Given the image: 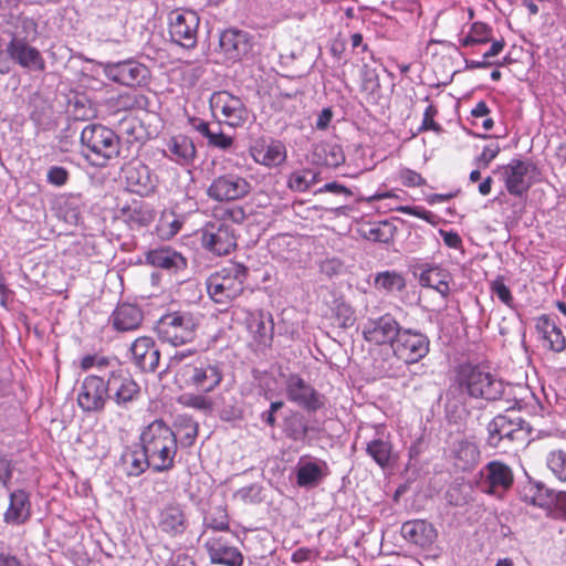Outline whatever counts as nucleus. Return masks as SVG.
Masks as SVG:
<instances>
[{
	"label": "nucleus",
	"instance_id": "bb28decb",
	"mask_svg": "<svg viewBox=\"0 0 566 566\" xmlns=\"http://www.w3.org/2000/svg\"><path fill=\"white\" fill-rule=\"evenodd\" d=\"M206 548L213 564L224 566H242L243 556L239 549L231 546L221 536L209 537L206 542Z\"/></svg>",
	"mask_w": 566,
	"mask_h": 566
},
{
	"label": "nucleus",
	"instance_id": "39448f33",
	"mask_svg": "<svg viewBox=\"0 0 566 566\" xmlns=\"http://www.w3.org/2000/svg\"><path fill=\"white\" fill-rule=\"evenodd\" d=\"M247 276L248 269L244 265L229 263L207 279L208 294L216 303L226 304L243 292Z\"/></svg>",
	"mask_w": 566,
	"mask_h": 566
},
{
	"label": "nucleus",
	"instance_id": "864d4df0",
	"mask_svg": "<svg viewBox=\"0 0 566 566\" xmlns=\"http://www.w3.org/2000/svg\"><path fill=\"white\" fill-rule=\"evenodd\" d=\"M234 499L244 503H256L261 501V486L258 484H250L243 486L234 492Z\"/></svg>",
	"mask_w": 566,
	"mask_h": 566
},
{
	"label": "nucleus",
	"instance_id": "c85d7f7f",
	"mask_svg": "<svg viewBox=\"0 0 566 566\" xmlns=\"http://www.w3.org/2000/svg\"><path fill=\"white\" fill-rule=\"evenodd\" d=\"M401 535L411 544L429 547L436 541L438 533L431 523L424 520H412L402 524Z\"/></svg>",
	"mask_w": 566,
	"mask_h": 566
},
{
	"label": "nucleus",
	"instance_id": "6e6552de",
	"mask_svg": "<svg viewBox=\"0 0 566 566\" xmlns=\"http://www.w3.org/2000/svg\"><path fill=\"white\" fill-rule=\"evenodd\" d=\"M179 375L187 386L193 387L199 392L213 391L223 379L220 363L201 356L184 365Z\"/></svg>",
	"mask_w": 566,
	"mask_h": 566
},
{
	"label": "nucleus",
	"instance_id": "603ef678",
	"mask_svg": "<svg viewBox=\"0 0 566 566\" xmlns=\"http://www.w3.org/2000/svg\"><path fill=\"white\" fill-rule=\"evenodd\" d=\"M501 148L496 142H492L483 147L482 153L475 159L478 168H486L499 155Z\"/></svg>",
	"mask_w": 566,
	"mask_h": 566
},
{
	"label": "nucleus",
	"instance_id": "473e14b6",
	"mask_svg": "<svg viewBox=\"0 0 566 566\" xmlns=\"http://www.w3.org/2000/svg\"><path fill=\"white\" fill-rule=\"evenodd\" d=\"M247 326L254 340L260 345H268L273 338V319L263 311L251 313L247 318Z\"/></svg>",
	"mask_w": 566,
	"mask_h": 566
},
{
	"label": "nucleus",
	"instance_id": "680f3d73",
	"mask_svg": "<svg viewBox=\"0 0 566 566\" xmlns=\"http://www.w3.org/2000/svg\"><path fill=\"white\" fill-rule=\"evenodd\" d=\"M396 211L403 214L413 216L426 221H430L432 217V212L420 206H399L396 208Z\"/></svg>",
	"mask_w": 566,
	"mask_h": 566
},
{
	"label": "nucleus",
	"instance_id": "412c9836",
	"mask_svg": "<svg viewBox=\"0 0 566 566\" xmlns=\"http://www.w3.org/2000/svg\"><path fill=\"white\" fill-rule=\"evenodd\" d=\"M252 159L266 168H276L285 163L287 158V150L285 145L280 140H255L250 149Z\"/></svg>",
	"mask_w": 566,
	"mask_h": 566
},
{
	"label": "nucleus",
	"instance_id": "a18cd8bd",
	"mask_svg": "<svg viewBox=\"0 0 566 566\" xmlns=\"http://www.w3.org/2000/svg\"><path fill=\"white\" fill-rule=\"evenodd\" d=\"M547 468L553 475L560 482H566V452L563 450H553L546 457Z\"/></svg>",
	"mask_w": 566,
	"mask_h": 566
},
{
	"label": "nucleus",
	"instance_id": "c03bdc74",
	"mask_svg": "<svg viewBox=\"0 0 566 566\" xmlns=\"http://www.w3.org/2000/svg\"><path fill=\"white\" fill-rule=\"evenodd\" d=\"M207 392L190 394L186 392L179 396L178 401L185 407L208 413L213 410V401L206 396Z\"/></svg>",
	"mask_w": 566,
	"mask_h": 566
},
{
	"label": "nucleus",
	"instance_id": "ddd939ff",
	"mask_svg": "<svg viewBox=\"0 0 566 566\" xmlns=\"http://www.w3.org/2000/svg\"><path fill=\"white\" fill-rule=\"evenodd\" d=\"M109 399L107 379L102 375H88L81 382L77 391V405L84 412L104 410Z\"/></svg>",
	"mask_w": 566,
	"mask_h": 566
},
{
	"label": "nucleus",
	"instance_id": "4be33fe9",
	"mask_svg": "<svg viewBox=\"0 0 566 566\" xmlns=\"http://www.w3.org/2000/svg\"><path fill=\"white\" fill-rule=\"evenodd\" d=\"M328 474L329 469L324 460L302 457L296 464V483L300 488L314 489Z\"/></svg>",
	"mask_w": 566,
	"mask_h": 566
},
{
	"label": "nucleus",
	"instance_id": "0eeeda50",
	"mask_svg": "<svg viewBox=\"0 0 566 566\" xmlns=\"http://www.w3.org/2000/svg\"><path fill=\"white\" fill-rule=\"evenodd\" d=\"M527 437L526 422L515 413L497 415L488 424V444L504 452L514 444H523Z\"/></svg>",
	"mask_w": 566,
	"mask_h": 566
},
{
	"label": "nucleus",
	"instance_id": "cd10ccee",
	"mask_svg": "<svg viewBox=\"0 0 566 566\" xmlns=\"http://www.w3.org/2000/svg\"><path fill=\"white\" fill-rule=\"evenodd\" d=\"M126 186L130 192L142 197L149 196L156 188L150 169L142 164H132L125 170Z\"/></svg>",
	"mask_w": 566,
	"mask_h": 566
},
{
	"label": "nucleus",
	"instance_id": "4468645a",
	"mask_svg": "<svg viewBox=\"0 0 566 566\" xmlns=\"http://www.w3.org/2000/svg\"><path fill=\"white\" fill-rule=\"evenodd\" d=\"M199 17L192 10L177 9L169 14V34L171 40L186 49L197 44Z\"/></svg>",
	"mask_w": 566,
	"mask_h": 566
},
{
	"label": "nucleus",
	"instance_id": "6ab92c4d",
	"mask_svg": "<svg viewBox=\"0 0 566 566\" xmlns=\"http://www.w3.org/2000/svg\"><path fill=\"white\" fill-rule=\"evenodd\" d=\"M287 399L307 411H316L324 406V397L297 374L285 379Z\"/></svg>",
	"mask_w": 566,
	"mask_h": 566
},
{
	"label": "nucleus",
	"instance_id": "09e8293b",
	"mask_svg": "<svg viewBox=\"0 0 566 566\" xmlns=\"http://www.w3.org/2000/svg\"><path fill=\"white\" fill-rule=\"evenodd\" d=\"M214 220L231 221L233 223H242L245 220V212L241 207L217 208L213 210Z\"/></svg>",
	"mask_w": 566,
	"mask_h": 566
},
{
	"label": "nucleus",
	"instance_id": "f8f14e48",
	"mask_svg": "<svg viewBox=\"0 0 566 566\" xmlns=\"http://www.w3.org/2000/svg\"><path fill=\"white\" fill-rule=\"evenodd\" d=\"M536 167L533 163L512 159L501 167V176L507 192L515 197H523L533 185Z\"/></svg>",
	"mask_w": 566,
	"mask_h": 566
},
{
	"label": "nucleus",
	"instance_id": "9b49d317",
	"mask_svg": "<svg viewBox=\"0 0 566 566\" xmlns=\"http://www.w3.org/2000/svg\"><path fill=\"white\" fill-rule=\"evenodd\" d=\"M202 248L216 255H227L237 247L233 228L220 220L207 222L200 231Z\"/></svg>",
	"mask_w": 566,
	"mask_h": 566
},
{
	"label": "nucleus",
	"instance_id": "338daca9",
	"mask_svg": "<svg viewBox=\"0 0 566 566\" xmlns=\"http://www.w3.org/2000/svg\"><path fill=\"white\" fill-rule=\"evenodd\" d=\"M318 193L332 192L335 195L352 196V191L338 182H328L317 190Z\"/></svg>",
	"mask_w": 566,
	"mask_h": 566
},
{
	"label": "nucleus",
	"instance_id": "3c124183",
	"mask_svg": "<svg viewBox=\"0 0 566 566\" xmlns=\"http://www.w3.org/2000/svg\"><path fill=\"white\" fill-rule=\"evenodd\" d=\"M457 458L464 461L462 469H467L478 461L479 450L473 443H461L457 451Z\"/></svg>",
	"mask_w": 566,
	"mask_h": 566
},
{
	"label": "nucleus",
	"instance_id": "13d9d810",
	"mask_svg": "<svg viewBox=\"0 0 566 566\" xmlns=\"http://www.w3.org/2000/svg\"><path fill=\"white\" fill-rule=\"evenodd\" d=\"M14 464L7 455H0V483L9 489V483L12 479Z\"/></svg>",
	"mask_w": 566,
	"mask_h": 566
},
{
	"label": "nucleus",
	"instance_id": "0e129e2a",
	"mask_svg": "<svg viewBox=\"0 0 566 566\" xmlns=\"http://www.w3.org/2000/svg\"><path fill=\"white\" fill-rule=\"evenodd\" d=\"M553 505L557 512L558 516L566 518V492L565 491H554L553 492Z\"/></svg>",
	"mask_w": 566,
	"mask_h": 566
},
{
	"label": "nucleus",
	"instance_id": "e2e57ef3",
	"mask_svg": "<svg viewBox=\"0 0 566 566\" xmlns=\"http://www.w3.org/2000/svg\"><path fill=\"white\" fill-rule=\"evenodd\" d=\"M19 28L14 33H19L21 36H25L29 41V36L32 35V39H35L38 34V24L33 19L30 18H21L19 20Z\"/></svg>",
	"mask_w": 566,
	"mask_h": 566
},
{
	"label": "nucleus",
	"instance_id": "5fc2aeb1",
	"mask_svg": "<svg viewBox=\"0 0 566 566\" xmlns=\"http://www.w3.org/2000/svg\"><path fill=\"white\" fill-rule=\"evenodd\" d=\"M491 292L493 295H495L503 304L507 306L513 305V296L510 291V289L504 283V280L502 277L495 279L491 283Z\"/></svg>",
	"mask_w": 566,
	"mask_h": 566
},
{
	"label": "nucleus",
	"instance_id": "79ce46f5",
	"mask_svg": "<svg viewBox=\"0 0 566 566\" xmlns=\"http://www.w3.org/2000/svg\"><path fill=\"white\" fill-rule=\"evenodd\" d=\"M492 40V28L483 22H474L471 24L469 32L460 38V44L464 48L476 44H484Z\"/></svg>",
	"mask_w": 566,
	"mask_h": 566
},
{
	"label": "nucleus",
	"instance_id": "dca6fc26",
	"mask_svg": "<svg viewBox=\"0 0 566 566\" xmlns=\"http://www.w3.org/2000/svg\"><path fill=\"white\" fill-rule=\"evenodd\" d=\"M210 108L214 116L220 114L223 123L231 127L242 126L249 117L243 101L228 91L214 92L210 97Z\"/></svg>",
	"mask_w": 566,
	"mask_h": 566
},
{
	"label": "nucleus",
	"instance_id": "de8ad7c7",
	"mask_svg": "<svg viewBox=\"0 0 566 566\" xmlns=\"http://www.w3.org/2000/svg\"><path fill=\"white\" fill-rule=\"evenodd\" d=\"M206 526L212 531L226 532L229 530V517L226 509L218 506L207 517Z\"/></svg>",
	"mask_w": 566,
	"mask_h": 566
},
{
	"label": "nucleus",
	"instance_id": "72a5a7b5",
	"mask_svg": "<svg viewBox=\"0 0 566 566\" xmlns=\"http://www.w3.org/2000/svg\"><path fill=\"white\" fill-rule=\"evenodd\" d=\"M120 218L129 228H142L150 224L155 219L154 210L143 201H133L120 210Z\"/></svg>",
	"mask_w": 566,
	"mask_h": 566
},
{
	"label": "nucleus",
	"instance_id": "052dcab7",
	"mask_svg": "<svg viewBox=\"0 0 566 566\" xmlns=\"http://www.w3.org/2000/svg\"><path fill=\"white\" fill-rule=\"evenodd\" d=\"M400 180L407 187H420L426 184L420 174L408 168L400 171Z\"/></svg>",
	"mask_w": 566,
	"mask_h": 566
},
{
	"label": "nucleus",
	"instance_id": "6e6d98bb",
	"mask_svg": "<svg viewBox=\"0 0 566 566\" xmlns=\"http://www.w3.org/2000/svg\"><path fill=\"white\" fill-rule=\"evenodd\" d=\"M70 174L62 166H51L46 172V181L55 187L64 186L69 180Z\"/></svg>",
	"mask_w": 566,
	"mask_h": 566
},
{
	"label": "nucleus",
	"instance_id": "37998d69",
	"mask_svg": "<svg viewBox=\"0 0 566 566\" xmlns=\"http://www.w3.org/2000/svg\"><path fill=\"white\" fill-rule=\"evenodd\" d=\"M375 285L387 293L400 292L406 287L403 276L396 271L380 272L375 277Z\"/></svg>",
	"mask_w": 566,
	"mask_h": 566
},
{
	"label": "nucleus",
	"instance_id": "1a4fd4ad",
	"mask_svg": "<svg viewBox=\"0 0 566 566\" xmlns=\"http://www.w3.org/2000/svg\"><path fill=\"white\" fill-rule=\"evenodd\" d=\"M514 483V473L512 468L500 461L492 460L481 468L476 478L475 485L484 494L496 499H503Z\"/></svg>",
	"mask_w": 566,
	"mask_h": 566
},
{
	"label": "nucleus",
	"instance_id": "2eb2a0df",
	"mask_svg": "<svg viewBox=\"0 0 566 566\" xmlns=\"http://www.w3.org/2000/svg\"><path fill=\"white\" fill-rule=\"evenodd\" d=\"M6 51L13 63L30 72H43L45 60L40 50L30 44L25 36L12 33Z\"/></svg>",
	"mask_w": 566,
	"mask_h": 566
},
{
	"label": "nucleus",
	"instance_id": "f03ea898",
	"mask_svg": "<svg viewBox=\"0 0 566 566\" xmlns=\"http://www.w3.org/2000/svg\"><path fill=\"white\" fill-rule=\"evenodd\" d=\"M140 443L154 472H167L175 467L177 438L172 429L163 420H155L142 430Z\"/></svg>",
	"mask_w": 566,
	"mask_h": 566
},
{
	"label": "nucleus",
	"instance_id": "7c9ffc66",
	"mask_svg": "<svg viewBox=\"0 0 566 566\" xmlns=\"http://www.w3.org/2000/svg\"><path fill=\"white\" fill-rule=\"evenodd\" d=\"M222 52L230 60H239L245 55L250 49L251 43L245 32L234 29H229L220 34L219 40Z\"/></svg>",
	"mask_w": 566,
	"mask_h": 566
},
{
	"label": "nucleus",
	"instance_id": "bf43d9fd",
	"mask_svg": "<svg viewBox=\"0 0 566 566\" xmlns=\"http://www.w3.org/2000/svg\"><path fill=\"white\" fill-rule=\"evenodd\" d=\"M437 114V108L433 105H428L424 113H423V119L422 124L419 127V132L422 130H433V132H440L441 127L438 123L434 122L433 117Z\"/></svg>",
	"mask_w": 566,
	"mask_h": 566
},
{
	"label": "nucleus",
	"instance_id": "b1692460",
	"mask_svg": "<svg viewBox=\"0 0 566 566\" xmlns=\"http://www.w3.org/2000/svg\"><path fill=\"white\" fill-rule=\"evenodd\" d=\"M146 263L163 269L170 274L184 271L187 268V259L175 249L160 247L146 253Z\"/></svg>",
	"mask_w": 566,
	"mask_h": 566
},
{
	"label": "nucleus",
	"instance_id": "774afa93",
	"mask_svg": "<svg viewBox=\"0 0 566 566\" xmlns=\"http://www.w3.org/2000/svg\"><path fill=\"white\" fill-rule=\"evenodd\" d=\"M333 118V112L329 107L323 108L322 112L317 115L315 122V128L318 130H325Z\"/></svg>",
	"mask_w": 566,
	"mask_h": 566
},
{
	"label": "nucleus",
	"instance_id": "4d7b16f0",
	"mask_svg": "<svg viewBox=\"0 0 566 566\" xmlns=\"http://www.w3.org/2000/svg\"><path fill=\"white\" fill-rule=\"evenodd\" d=\"M207 140L209 146L221 150H228L233 145V137L226 135L220 130H212Z\"/></svg>",
	"mask_w": 566,
	"mask_h": 566
},
{
	"label": "nucleus",
	"instance_id": "20e7f679",
	"mask_svg": "<svg viewBox=\"0 0 566 566\" xmlns=\"http://www.w3.org/2000/svg\"><path fill=\"white\" fill-rule=\"evenodd\" d=\"M81 143L87 150L85 156L95 166L103 167L119 155L118 136L99 124L86 125L81 133Z\"/></svg>",
	"mask_w": 566,
	"mask_h": 566
},
{
	"label": "nucleus",
	"instance_id": "f3484780",
	"mask_svg": "<svg viewBox=\"0 0 566 566\" xmlns=\"http://www.w3.org/2000/svg\"><path fill=\"white\" fill-rule=\"evenodd\" d=\"M251 191V184L238 174H224L214 178L207 190L209 198L223 202L235 201L247 197Z\"/></svg>",
	"mask_w": 566,
	"mask_h": 566
},
{
	"label": "nucleus",
	"instance_id": "aec40b11",
	"mask_svg": "<svg viewBox=\"0 0 566 566\" xmlns=\"http://www.w3.org/2000/svg\"><path fill=\"white\" fill-rule=\"evenodd\" d=\"M401 329L402 327L392 315L385 314L377 318L368 319L363 327V336L368 343L376 345L388 344L391 348Z\"/></svg>",
	"mask_w": 566,
	"mask_h": 566
},
{
	"label": "nucleus",
	"instance_id": "393cba45",
	"mask_svg": "<svg viewBox=\"0 0 566 566\" xmlns=\"http://www.w3.org/2000/svg\"><path fill=\"white\" fill-rule=\"evenodd\" d=\"M135 365L143 371H154L159 364L160 353L151 337H138L130 345Z\"/></svg>",
	"mask_w": 566,
	"mask_h": 566
},
{
	"label": "nucleus",
	"instance_id": "c756f323",
	"mask_svg": "<svg viewBox=\"0 0 566 566\" xmlns=\"http://www.w3.org/2000/svg\"><path fill=\"white\" fill-rule=\"evenodd\" d=\"M31 516V501L27 491L18 489L9 495V506L3 514V521L10 525H22Z\"/></svg>",
	"mask_w": 566,
	"mask_h": 566
},
{
	"label": "nucleus",
	"instance_id": "ea45409f",
	"mask_svg": "<svg viewBox=\"0 0 566 566\" xmlns=\"http://www.w3.org/2000/svg\"><path fill=\"white\" fill-rule=\"evenodd\" d=\"M319 180V174L310 168L293 171L287 178V188L294 192H305Z\"/></svg>",
	"mask_w": 566,
	"mask_h": 566
},
{
	"label": "nucleus",
	"instance_id": "c9c22d12",
	"mask_svg": "<svg viewBox=\"0 0 566 566\" xmlns=\"http://www.w3.org/2000/svg\"><path fill=\"white\" fill-rule=\"evenodd\" d=\"M122 464L126 473L130 476H139L148 468L151 469V463L145 449L140 444L128 447L122 454Z\"/></svg>",
	"mask_w": 566,
	"mask_h": 566
},
{
	"label": "nucleus",
	"instance_id": "a878e982",
	"mask_svg": "<svg viewBox=\"0 0 566 566\" xmlns=\"http://www.w3.org/2000/svg\"><path fill=\"white\" fill-rule=\"evenodd\" d=\"M188 527V517L185 507L177 503L165 505L159 512L158 528L169 536H178Z\"/></svg>",
	"mask_w": 566,
	"mask_h": 566
},
{
	"label": "nucleus",
	"instance_id": "4c0bfd02",
	"mask_svg": "<svg viewBox=\"0 0 566 566\" xmlns=\"http://www.w3.org/2000/svg\"><path fill=\"white\" fill-rule=\"evenodd\" d=\"M554 490L543 482L530 480L522 490V499L525 503L542 509H551L553 505Z\"/></svg>",
	"mask_w": 566,
	"mask_h": 566
},
{
	"label": "nucleus",
	"instance_id": "5701e85b",
	"mask_svg": "<svg viewBox=\"0 0 566 566\" xmlns=\"http://www.w3.org/2000/svg\"><path fill=\"white\" fill-rule=\"evenodd\" d=\"M164 156L180 166L191 165L197 150L193 140L184 134L169 137L165 143Z\"/></svg>",
	"mask_w": 566,
	"mask_h": 566
},
{
	"label": "nucleus",
	"instance_id": "58836bf2",
	"mask_svg": "<svg viewBox=\"0 0 566 566\" xmlns=\"http://www.w3.org/2000/svg\"><path fill=\"white\" fill-rule=\"evenodd\" d=\"M448 280L449 274L438 266H430L423 270L419 276V283L421 286L433 289L442 296L449 294L450 289Z\"/></svg>",
	"mask_w": 566,
	"mask_h": 566
},
{
	"label": "nucleus",
	"instance_id": "69168bd1",
	"mask_svg": "<svg viewBox=\"0 0 566 566\" xmlns=\"http://www.w3.org/2000/svg\"><path fill=\"white\" fill-rule=\"evenodd\" d=\"M283 401H273L270 405V409L268 411L262 412V420L269 424L270 427H274L276 424V419L274 413L283 407Z\"/></svg>",
	"mask_w": 566,
	"mask_h": 566
},
{
	"label": "nucleus",
	"instance_id": "9d476101",
	"mask_svg": "<svg viewBox=\"0 0 566 566\" xmlns=\"http://www.w3.org/2000/svg\"><path fill=\"white\" fill-rule=\"evenodd\" d=\"M99 66L109 81L124 86L144 85L150 76L148 67L135 59L117 62H101Z\"/></svg>",
	"mask_w": 566,
	"mask_h": 566
},
{
	"label": "nucleus",
	"instance_id": "49530a36",
	"mask_svg": "<svg viewBox=\"0 0 566 566\" xmlns=\"http://www.w3.org/2000/svg\"><path fill=\"white\" fill-rule=\"evenodd\" d=\"M59 212L66 222L71 224L77 223L81 213L78 198L69 197L62 199V201L59 203Z\"/></svg>",
	"mask_w": 566,
	"mask_h": 566
},
{
	"label": "nucleus",
	"instance_id": "8fccbe9b",
	"mask_svg": "<svg viewBox=\"0 0 566 566\" xmlns=\"http://www.w3.org/2000/svg\"><path fill=\"white\" fill-rule=\"evenodd\" d=\"M286 436L294 441H303L308 433V426L301 418H295L286 424Z\"/></svg>",
	"mask_w": 566,
	"mask_h": 566
},
{
	"label": "nucleus",
	"instance_id": "a211bd4d",
	"mask_svg": "<svg viewBox=\"0 0 566 566\" xmlns=\"http://www.w3.org/2000/svg\"><path fill=\"white\" fill-rule=\"evenodd\" d=\"M107 388L109 399L124 409L138 398L140 391L139 385L122 368L108 370Z\"/></svg>",
	"mask_w": 566,
	"mask_h": 566
},
{
	"label": "nucleus",
	"instance_id": "7ed1b4c3",
	"mask_svg": "<svg viewBox=\"0 0 566 566\" xmlns=\"http://www.w3.org/2000/svg\"><path fill=\"white\" fill-rule=\"evenodd\" d=\"M390 349L391 359L380 368L388 377H399L405 366L417 364L429 354L430 339L420 331L402 327Z\"/></svg>",
	"mask_w": 566,
	"mask_h": 566
},
{
	"label": "nucleus",
	"instance_id": "a19ab883",
	"mask_svg": "<svg viewBox=\"0 0 566 566\" xmlns=\"http://www.w3.org/2000/svg\"><path fill=\"white\" fill-rule=\"evenodd\" d=\"M391 443L389 440L378 437L370 440L366 446L367 454L381 468H385L390 462Z\"/></svg>",
	"mask_w": 566,
	"mask_h": 566
},
{
	"label": "nucleus",
	"instance_id": "2f4dec72",
	"mask_svg": "<svg viewBox=\"0 0 566 566\" xmlns=\"http://www.w3.org/2000/svg\"><path fill=\"white\" fill-rule=\"evenodd\" d=\"M535 327L545 348L555 353H560L566 348L563 332L552 318L546 315L538 317Z\"/></svg>",
	"mask_w": 566,
	"mask_h": 566
},
{
	"label": "nucleus",
	"instance_id": "423d86ee",
	"mask_svg": "<svg viewBox=\"0 0 566 566\" xmlns=\"http://www.w3.org/2000/svg\"><path fill=\"white\" fill-rule=\"evenodd\" d=\"M199 322L198 314L189 311H176L163 315L155 329L163 342L180 346L195 339Z\"/></svg>",
	"mask_w": 566,
	"mask_h": 566
},
{
	"label": "nucleus",
	"instance_id": "e433bc0d",
	"mask_svg": "<svg viewBox=\"0 0 566 566\" xmlns=\"http://www.w3.org/2000/svg\"><path fill=\"white\" fill-rule=\"evenodd\" d=\"M312 160L316 165L336 168L344 164L345 155L339 145L323 142L314 146Z\"/></svg>",
	"mask_w": 566,
	"mask_h": 566
},
{
	"label": "nucleus",
	"instance_id": "f257e3e1",
	"mask_svg": "<svg viewBox=\"0 0 566 566\" xmlns=\"http://www.w3.org/2000/svg\"><path fill=\"white\" fill-rule=\"evenodd\" d=\"M505 390L504 382L483 365L462 364L454 373L447 396H452L459 401L467 397L497 400Z\"/></svg>",
	"mask_w": 566,
	"mask_h": 566
},
{
	"label": "nucleus",
	"instance_id": "f704fd0d",
	"mask_svg": "<svg viewBox=\"0 0 566 566\" xmlns=\"http://www.w3.org/2000/svg\"><path fill=\"white\" fill-rule=\"evenodd\" d=\"M142 321V311L132 304L118 305L111 317L114 328L119 332L136 329L140 325Z\"/></svg>",
	"mask_w": 566,
	"mask_h": 566
}]
</instances>
